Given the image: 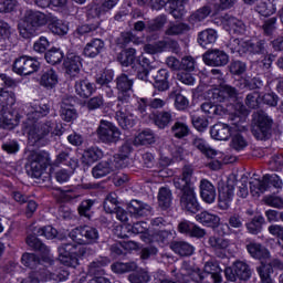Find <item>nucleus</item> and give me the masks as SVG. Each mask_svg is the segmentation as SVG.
<instances>
[{
  "mask_svg": "<svg viewBox=\"0 0 283 283\" xmlns=\"http://www.w3.org/2000/svg\"><path fill=\"white\" fill-rule=\"evenodd\" d=\"M28 140L31 147H45L48 145V136L53 134L56 124L50 119L36 122L31 119L28 123Z\"/></svg>",
  "mask_w": 283,
  "mask_h": 283,
  "instance_id": "nucleus-1",
  "label": "nucleus"
},
{
  "mask_svg": "<svg viewBox=\"0 0 283 283\" xmlns=\"http://www.w3.org/2000/svg\"><path fill=\"white\" fill-rule=\"evenodd\" d=\"M43 25H48V15L40 11L28 10L18 30L22 39H32L39 34V28Z\"/></svg>",
  "mask_w": 283,
  "mask_h": 283,
  "instance_id": "nucleus-2",
  "label": "nucleus"
},
{
  "mask_svg": "<svg viewBox=\"0 0 283 283\" xmlns=\"http://www.w3.org/2000/svg\"><path fill=\"white\" fill-rule=\"evenodd\" d=\"M254 127L252 134L256 140H269L273 136V118L264 111H256L252 115Z\"/></svg>",
  "mask_w": 283,
  "mask_h": 283,
  "instance_id": "nucleus-3",
  "label": "nucleus"
},
{
  "mask_svg": "<svg viewBox=\"0 0 283 283\" xmlns=\"http://www.w3.org/2000/svg\"><path fill=\"white\" fill-rule=\"evenodd\" d=\"M271 187L274 189H282V178L275 174H268L264 175L261 180L254 179L253 181H250V193H252V196H260V193L271 190Z\"/></svg>",
  "mask_w": 283,
  "mask_h": 283,
  "instance_id": "nucleus-4",
  "label": "nucleus"
},
{
  "mask_svg": "<svg viewBox=\"0 0 283 283\" xmlns=\"http://www.w3.org/2000/svg\"><path fill=\"white\" fill-rule=\"evenodd\" d=\"M175 280L178 283H202L205 280V275H202V271L199 268H193L189 262L184 261L181 268L178 272L176 270L172 271Z\"/></svg>",
  "mask_w": 283,
  "mask_h": 283,
  "instance_id": "nucleus-5",
  "label": "nucleus"
},
{
  "mask_svg": "<svg viewBox=\"0 0 283 283\" xmlns=\"http://www.w3.org/2000/svg\"><path fill=\"white\" fill-rule=\"evenodd\" d=\"M98 237V230L90 226H81L70 232V238L76 244H96Z\"/></svg>",
  "mask_w": 283,
  "mask_h": 283,
  "instance_id": "nucleus-6",
  "label": "nucleus"
},
{
  "mask_svg": "<svg viewBox=\"0 0 283 283\" xmlns=\"http://www.w3.org/2000/svg\"><path fill=\"white\" fill-rule=\"evenodd\" d=\"M6 87H17V80L6 74H0V104L8 109V107H12L17 103V94Z\"/></svg>",
  "mask_w": 283,
  "mask_h": 283,
  "instance_id": "nucleus-7",
  "label": "nucleus"
},
{
  "mask_svg": "<svg viewBox=\"0 0 283 283\" xmlns=\"http://www.w3.org/2000/svg\"><path fill=\"white\" fill-rule=\"evenodd\" d=\"M96 134L102 143H106L107 145L118 143L120 140V129H118V127H116L112 122H107L105 119L99 122Z\"/></svg>",
  "mask_w": 283,
  "mask_h": 283,
  "instance_id": "nucleus-8",
  "label": "nucleus"
},
{
  "mask_svg": "<svg viewBox=\"0 0 283 283\" xmlns=\"http://www.w3.org/2000/svg\"><path fill=\"white\" fill-rule=\"evenodd\" d=\"M40 67L41 63L39 60L27 55L15 59L13 63V72L20 76H30V74L39 72Z\"/></svg>",
  "mask_w": 283,
  "mask_h": 283,
  "instance_id": "nucleus-9",
  "label": "nucleus"
},
{
  "mask_svg": "<svg viewBox=\"0 0 283 283\" xmlns=\"http://www.w3.org/2000/svg\"><path fill=\"white\" fill-rule=\"evenodd\" d=\"M179 205L182 211L196 214L200 211V202L196 196V188H188L179 190Z\"/></svg>",
  "mask_w": 283,
  "mask_h": 283,
  "instance_id": "nucleus-10",
  "label": "nucleus"
},
{
  "mask_svg": "<svg viewBox=\"0 0 283 283\" xmlns=\"http://www.w3.org/2000/svg\"><path fill=\"white\" fill-rule=\"evenodd\" d=\"M209 94H211V98L216 103H229V101L233 103L240 96L238 88L229 84H221L219 88L209 91Z\"/></svg>",
  "mask_w": 283,
  "mask_h": 283,
  "instance_id": "nucleus-11",
  "label": "nucleus"
},
{
  "mask_svg": "<svg viewBox=\"0 0 283 283\" xmlns=\"http://www.w3.org/2000/svg\"><path fill=\"white\" fill-rule=\"evenodd\" d=\"M132 87H134V80L129 78L127 74H120L116 78L118 103H122V105L129 103V98H132V95L129 94L132 92Z\"/></svg>",
  "mask_w": 283,
  "mask_h": 283,
  "instance_id": "nucleus-12",
  "label": "nucleus"
},
{
  "mask_svg": "<svg viewBox=\"0 0 283 283\" xmlns=\"http://www.w3.org/2000/svg\"><path fill=\"white\" fill-rule=\"evenodd\" d=\"M203 62L211 67H224L229 63V54L220 49H209L203 54Z\"/></svg>",
  "mask_w": 283,
  "mask_h": 283,
  "instance_id": "nucleus-13",
  "label": "nucleus"
},
{
  "mask_svg": "<svg viewBox=\"0 0 283 283\" xmlns=\"http://www.w3.org/2000/svg\"><path fill=\"white\" fill-rule=\"evenodd\" d=\"M83 59L76 53H69L63 62L64 70L70 78H78L81 76V67Z\"/></svg>",
  "mask_w": 283,
  "mask_h": 283,
  "instance_id": "nucleus-14",
  "label": "nucleus"
},
{
  "mask_svg": "<svg viewBox=\"0 0 283 283\" xmlns=\"http://www.w3.org/2000/svg\"><path fill=\"white\" fill-rule=\"evenodd\" d=\"M193 167L184 166L181 169V175L174 179L175 189H196L193 187Z\"/></svg>",
  "mask_w": 283,
  "mask_h": 283,
  "instance_id": "nucleus-15",
  "label": "nucleus"
},
{
  "mask_svg": "<svg viewBox=\"0 0 283 283\" xmlns=\"http://www.w3.org/2000/svg\"><path fill=\"white\" fill-rule=\"evenodd\" d=\"M234 187L231 185H221L218 188V207L222 211H227L229 207H231V202L233 201V191Z\"/></svg>",
  "mask_w": 283,
  "mask_h": 283,
  "instance_id": "nucleus-16",
  "label": "nucleus"
},
{
  "mask_svg": "<svg viewBox=\"0 0 283 283\" xmlns=\"http://www.w3.org/2000/svg\"><path fill=\"white\" fill-rule=\"evenodd\" d=\"M148 118L158 129H167L174 123V113L171 111L153 112Z\"/></svg>",
  "mask_w": 283,
  "mask_h": 283,
  "instance_id": "nucleus-17",
  "label": "nucleus"
},
{
  "mask_svg": "<svg viewBox=\"0 0 283 283\" xmlns=\"http://www.w3.org/2000/svg\"><path fill=\"white\" fill-rule=\"evenodd\" d=\"M150 74L153 75L151 81H154L153 85L155 90L158 92H167L169 90V71L165 69L156 71L154 69Z\"/></svg>",
  "mask_w": 283,
  "mask_h": 283,
  "instance_id": "nucleus-18",
  "label": "nucleus"
},
{
  "mask_svg": "<svg viewBox=\"0 0 283 283\" xmlns=\"http://www.w3.org/2000/svg\"><path fill=\"white\" fill-rule=\"evenodd\" d=\"M105 50V41L95 38L91 40L83 50V55L87 59H96Z\"/></svg>",
  "mask_w": 283,
  "mask_h": 283,
  "instance_id": "nucleus-19",
  "label": "nucleus"
},
{
  "mask_svg": "<svg viewBox=\"0 0 283 283\" xmlns=\"http://www.w3.org/2000/svg\"><path fill=\"white\" fill-rule=\"evenodd\" d=\"M200 196L203 202H207V205H213L216 202V186L211 184V181L207 179H202L200 181Z\"/></svg>",
  "mask_w": 283,
  "mask_h": 283,
  "instance_id": "nucleus-20",
  "label": "nucleus"
},
{
  "mask_svg": "<svg viewBox=\"0 0 283 283\" xmlns=\"http://www.w3.org/2000/svg\"><path fill=\"white\" fill-rule=\"evenodd\" d=\"M201 112L208 116V118H216V116H224L229 109L221 104L212 102H206L200 106Z\"/></svg>",
  "mask_w": 283,
  "mask_h": 283,
  "instance_id": "nucleus-21",
  "label": "nucleus"
},
{
  "mask_svg": "<svg viewBox=\"0 0 283 283\" xmlns=\"http://www.w3.org/2000/svg\"><path fill=\"white\" fill-rule=\"evenodd\" d=\"M94 92H96V86L90 80L84 78L75 82V94L80 98H90Z\"/></svg>",
  "mask_w": 283,
  "mask_h": 283,
  "instance_id": "nucleus-22",
  "label": "nucleus"
},
{
  "mask_svg": "<svg viewBox=\"0 0 283 283\" xmlns=\"http://www.w3.org/2000/svg\"><path fill=\"white\" fill-rule=\"evenodd\" d=\"M210 136L214 140H229L231 138V127L224 123H217L210 128Z\"/></svg>",
  "mask_w": 283,
  "mask_h": 283,
  "instance_id": "nucleus-23",
  "label": "nucleus"
},
{
  "mask_svg": "<svg viewBox=\"0 0 283 283\" xmlns=\"http://www.w3.org/2000/svg\"><path fill=\"white\" fill-rule=\"evenodd\" d=\"M114 171V163L112 159L102 160L92 168V176L95 178H105Z\"/></svg>",
  "mask_w": 283,
  "mask_h": 283,
  "instance_id": "nucleus-24",
  "label": "nucleus"
},
{
  "mask_svg": "<svg viewBox=\"0 0 283 283\" xmlns=\"http://www.w3.org/2000/svg\"><path fill=\"white\" fill-rule=\"evenodd\" d=\"M224 28L230 34H244L247 32V25L242 20L235 17H229L224 20Z\"/></svg>",
  "mask_w": 283,
  "mask_h": 283,
  "instance_id": "nucleus-25",
  "label": "nucleus"
},
{
  "mask_svg": "<svg viewBox=\"0 0 283 283\" xmlns=\"http://www.w3.org/2000/svg\"><path fill=\"white\" fill-rule=\"evenodd\" d=\"M170 249L174 253L180 255V258H189L190 255H193V252L196 251V248L186 241H172L170 243Z\"/></svg>",
  "mask_w": 283,
  "mask_h": 283,
  "instance_id": "nucleus-26",
  "label": "nucleus"
},
{
  "mask_svg": "<svg viewBox=\"0 0 283 283\" xmlns=\"http://www.w3.org/2000/svg\"><path fill=\"white\" fill-rule=\"evenodd\" d=\"M192 147L201 151L206 158L213 159L216 155L218 154V150L211 148L209 144H207V140L203 138H200L198 136H193L191 140Z\"/></svg>",
  "mask_w": 283,
  "mask_h": 283,
  "instance_id": "nucleus-27",
  "label": "nucleus"
},
{
  "mask_svg": "<svg viewBox=\"0 0 283 283\" xmlns=\"http://www.w3.org/2000/svg\"><path fill=\"white\" fill-rule=\"evenodd\" d=\"M57 84L59 74H56V71H54V69H46L42 72V75L40 77V85H42V87H46V90H54Z\"/></svg>",
  "mask_w": 283,
  "mask_h": 283,
  "instance_id": "nucleus-28",
  "label": "nucleus"
},
{
  "mask_svg": "<svg viewBox=\"0 0 283 283\" xmlns=\"http://www.w3.org/2000/svg\"><path fill=\"white\" fill-rule=\"evenodd\" d=\"M128 209L130 213L136 216L137 218H145L147 216H151V206L147 203H143L138 200H132L128 205Z\"/></svg>",
  "mask_w": 283,
  "mask_h": 283,
  "instance_id": "nucleus-29",
  "label": "nucleus"
},
{
  "mask_svg": "<svg viewBox=\"0 0 283 283\" xmlns=\"http://www.w3.org/2000/svg\"><path fill=\"white\" fill-rule=\"evenodd\" d=\"M197 222H200L203 227H210L216 229L220 226V217L218 214L210 213L209 211H202L196 216Z\"/></svg>",
  "mask_w": 283,
  "mask_h": 283,
  "instance_id": "nucleus-30",
  "label": "nucleus"
},
{
  "mask_svg": "<svg viewBox=\"0 0 283 283\" xmlns=\"http://www.w3.org/2000/svg\"><path fill=\"white\" fill-rule=\"evenodd\" d=\"M233 269H234V273H235L238 280H241L243 282L251 280V275L253 272H252L251 265H249V263H247L244 261H235L233 263Z\"/></svg>",
  "mask_w": 283,
  "mask_h": 283,
  "instance_id": "nucleus-31",
  "label": "nucleus"
},
{
  "mask_svg": "<svg viewBox=\"0 0 283 283\" xmlns=\"http://www.w3.org/2000/svg\"><path fill=\"white\" fill-rule=\"evenodd\" d=\"M55 165H65L69 169H76L78 159L74 158L71 150H62L56 156Z\"/></svg>",
  "mask_w": 283,
  "mask_h": 283,
  "instance_id": "nucleus-32",
  "label": "nucleus"
},
{
  "mask_svg": "<svg viewBox=\"0 0 283 283\" xmlns=\"http://www.w3.org/2000/svg\"><path fill=\"white\" fill-rule=\"evenodd\" d=\"M218 41V32L213 29H207L198 34V43L201 48H209Z\"/></svg>",
  "mask_w": 283,
  "mask_h": 283,
  "instance_id": "nucleus-33",
  "label": "nucleus"
},
{
  "mask_svg": "<svg viewBox=\"0 0 283 283\" xmlns=\"http://www.w3.org/2000/svg\"><path fill=\"white\" fill-rule=\"evenodd\" d=\"M109 264V259L101 258L96 261H93L88 264L87 274L94 277H98V275H105V270L103 266H107Z\"/></svg>",
  "mask_w": 283,
  "mask_h": 283,
  "instance_id": "nucleus-34",
  "label": "nucleus"
},
{
  "mask_svg": "<svg viewBox=\"0 0 283 283\" xmlns=\"http://www.w3.org/2000/svg\"><path fill=\"white\" fill-rule=\"evenodd\" d=\"M29 163H36L38 165L48 168V165H51L52 159L50 158V153L45 150H32L29 154Z\"/></svg>",
  "mask_w": 283,
  "mask_h": 283,
  "instance_id": "nucleus-35",
  "label": "nucleus"
},
{
  "mask_svg": "<svg viewBox=\"0 0 283 283\" xmlns=\"http://www.w3.org/2000/svg\"><path fill=\"white\" fill-rule=\"evenodd\" d=\"M266 54V41L265 40H249L245 41V54Z\"/></svg>",
  "mask_w": 283,
  "mask_h": 283,
  "instance_id": "nucleus-36",
  "label": "nucleus"
},
{
  "mask_svg": "<svg viewBox=\"0 0 283 283\" xmlns=\"http://www.w3.org/2000/svg\"><path fill=\"white\" fill-rule=\"evenodd\" d=\"M115 118L122 129H132V127H134V115L127 113L126 111H117Z\"/></svg>",
  "mask_w": 283,
  "mask_h": 283,
  "instance_id": "nucleus-37",
  "label": "nucleus"
},
{
  "mask_svg": "<svg viewBox=\"0 0 283 283\" xmlns=\"http://www.w3.org/2000/svg\"><path fill=\"white\" fill-rule=\"evenodd\" d=\"M117 61L124 67H129V65H134V63L136 62V49L129 48L125 51H122L117 55Z\"/></svg>",
  "mask_w": 283,
  "mask_h": 283,
  "instance_id": "nucleus-38",
  "label": "nucleus"
},
{
  "mask_svg": "<svg viewBox=\"0 0 283 283\" xmlns=\"http://www.w3.org/2000/svg\"><path fill=\"white\" fill-rule=\"evenodd\" d=\"M50 114V105L40 103L31 107V111L27 114L28 120H36L41 116H48Z\"/></svg>",
  "mask_w": 283,
  "mask_h": 283,
  "instance_id": "nucleus-39",
  "label": "nucleus"
},
{
  "mask_svg": "<svg viewBox=\"0 0 283 283\" xmlns=\"http://www.w3.org/2000/svg\"><path fill=\"white\" fill-rule=\"evenodd\" d=\"M209 247L217 251L218 258H224V253L218 251H224L229 248V240L222 238L210 237L208 240Z\"/></svg>",
  "mask_w": 283,
  "mask_h": 283,
  "instance_id": "nucleus-40",
  "label": "nucleus"
},
{
  "mask_svg": "<svg viewBox=\"0 0 283 283\" xmlns=\"http://www.w3.org/2000/svg\"><path fill=\"white\" fill-rule=\"evenodd\" d=\"M27 244L30 247V249H33V251H39L42 255H48L50 253V248L45 245L39 238L34 235H29L27 238Z\"/></svg>",
  "mask_w": 283,
  "mask_h": 283,
  "instance_id": "nucleus-41",
  "label": "nucleus"
},
{
  "mask_svg": "<svg viewBox=\"0 0 283 283\" xmlns=\"http://www.w3.org/2000/svg\"><path fill=\"white\" fill-rule=\"evenodd\" d=\"M171 200H174L171 190L167 187L160 188L158 192L159 207L164 210L169 209L171 207Z\"/></svg>",
  "mask_w": 283,
  "mask_h": 283,
  "instance_id": "nucleus-42",
  "label": "nucleus"
},
{
  "mask_svg": "<svg viewBox=\"0 0 283 283\" xmlns=\"http://www.w3.org/2000/svg\"><path fill=\"white\" fill-rule=\"evenodd\" d=\"M264 226V217L255 216L248 223H245V228L248 232L252 235H258V233H262V227Z\"/></svg>",
  "mask_w": 283,
  "mask_h": 283,
  "instance_id": "nucleus-43",
  "label": "nucleus"
},
{
  "mask_svg": "<svg viewBox=\"0 0 283 283\" xmlns=\"http://www.w3.org/2000/svg\"><path fill=\"white\" fill-rule=\"evenodd\" d=\"M232 116H234V118H232V120H234L233 125H237L238 127V122L242 120V117L247 116L249 114V111L247 109V106H244V104L239 101L237 98V101L232 102Z\"/></svg>",
  "mask_w": 283,
  "mask_h": 283,
  "instance_id": "nucleus-44",
  "label": "nucleus"
},
{
  "mask_svg": "<svg viewBox=\"0 0 283 283\" xmlns=\"http://www.w3.org/2000/svg\"><path fill=\"white\" fill-rule=\"evenodd\" d=\"M49 30L52 34H57V36H64L70 30L67 24H64L61 20L53 18L49 23Z\"/></svg>",
  "mask_w": 283,
  "mask_h": 283,
  "instance_id": "nucleus-45",
  "label": "nucleus"
},
{
  "mask_svg": "<svg viewBox=\"0 0 283 283\" xmlns=\"http://www.w3.org/2000/svg\"><path fill=\"white\" fill-rule=\"evenodd\" d=\"M105 213H115L118 208V196L115 192L108 193L103 202Z\"/></svg>",
  "mask_w": 283,
  "mask_h": 283,
  "instance_id": "nucleus-46",
  "label": "nucleus"
},
{
  "mask_svg": "<svg viewBox=\"0 0 283 283\" xmlns=\"http://www.w3.org/2000/svg\"><path fill=\"white\" fill-rule=\"evenodd\" d=\"M111 269L113 273L123 274L136 271V269H138V265L136 264V262H115L111 265Z\"/></svg>",
  "mask_w": 283,
  "mask_h": 283,
  "instance_id": "nucleus-47",
  "label": "nucleus"
},
{
  "mask_svg": "<svg viewBox=\"0 0 283 283\" xmlns=\"http://www.w3.org/2000/svg\"><path fill=\"white\" fill-rule=\"evenodd\" d=\"M44 59L50 65H59L63 61L64 54L61 49L52 48L45 53Z\"/></svg>",
  "mask_w": 283,
  "mask_h": 283,
  "instance_id": "nucleus-48",
  "label": "nucleus"
},
{
  "mask_svg": "<svg viewBox=\"0 0 283 283\" xmlns=\"http://www.w3.org/2000/svg\"><path fill=\"white\" fill-rule=\"evenodd\" d=\"M166 24L167 15L161 14L148 21L146 24V30H148V32H159V30H163V28H165Z\"/></svg>",
  "mask_w": 283,
  "mask_h": 283,
  "instance_id": "nucleus-49",
  "label": "nucleus"
},
{
  "mask_svg": "<svg viewBox=\"0 0 283 283\" xmlns=\"http://www.w3.org/2000/svg\"><path fill=\"white\" fill-rule=\"evenodd\" d=\"M101 28V23H92V24H82L77 27V29L74 32V35L77 39H83V36H90L92 32H96Z\"/></svg>",
  "mask_w": 283,
  "mask_h": 283,
  "instance_id": "nucleus-50",
  "label": "nucleus"
},
{
  "mask_svg": "<svg viewBox=\"0 0 283 283\" xmlns=\"http://www.w3.org/2000/svg\"><path fill=\"white\" fill-rule=\"evenodd\" d=\"M229 50L232 54H239L244 56L247 54V41H241L240 39H232L228 44Z\"/></svg>",
  "mask_w": 283,
  "mask_h": 283,
  "instance_id": "nucleus-51",
  "label": "nucleus"
},
{
  "mask_svg": "<svg viewBox=\"0 0 283 283\" xmlns=\"http://www.w3.org/2000/svg\"><path fill=\"white\" fill-rule=\"evenodd\" d=\"M153 240L158 242V244H163L164 247L169 244L171 240H174V232L170 230H159L153 233Z\"/></svg>",
  "mask_w": 283,
  "mask_h": 283,
  "instance_id": "nucleus-52",
  "label": "nucleus"
},
{
  "mask_svg": "<svg viewBox=\"0 0 283 283\" xmlns=\"http://www.w3.org/2000/svg\"><path fill=\"white\" fill-rule=\"evenodd\" d=\"M161 52H172L174 54H180V44L174 39H166L159 41Z\"/></svg>",
  "mask_w": 283,
  "mask_h": 283,
  "instance_id": "nucleus-53",
  "label": "nucleus"
},
{
  "mask_svg": "<svg viewBox=\"0 0 283 283\" xmlns=\"http://www.w3.org/2000/svg\"><path fill=\"white\" fill-rule=\"evenodd\" d=\"M101 158H103V150H101L98 147H91L84 150V163H96L97 160H101Z\"/></svg>",
  "mask_w": 283,
  "mask_h": 283,
  "instance_id": "nucleus-54",
  "label": "nucleus"
},
{
  "mask_svg": "<svg viewBox=\"0 0 283 283\" xmlns=\"http://www.w3.org/2000/svg\"><path fill=\"white\" fill-rule=\"evenodd\" d=\"M94 205H96V200H92V199L83 200L77 208L80 216H82L83 218H86L87 220H91L92 213L90 211H92V208L94 207Z\"/></svg>",
  "mask_w": 283,
  "mask_h": 283,
  "instance_id": "nucleus-55",
  "label": "nucleus"
},
{
  "mask_svg": "<svg viewBox=\"0 0 283 283\" xmlns=\"http://www.w3.org/2000/svg\"><path fill=\"white\" fill-rule=\"evenodd\" d=\"M211 12H212L211 6L206 4L190 15V21H192V23L205 21V19H207V17L211 14Z\"/></svg>",
  "mask_w": 283,
  "mask_h": 283,
  "instance_id": "nucleus-56",
  "label": "nucleus"
},
{
  "mask_svg": "<svg viewBox=\"0 0 283 283\" xmlns=\"http://www.w3.org/2000/svg\"><path fill=\"white\" fill-rule=\"evenodd\" d=\"M247 251L252 258H255V260H262V258H264V253L265 255H269V252H266L260 243H249L247 245Z\"/></svg>",
  "mask_w": 283,
  "mask_h": 283,
  "instance_id": "nucleus-57",
  "label": "nucleus"
},
{
  "mask_svg": "<svg viewBox=\"0 0 283 283\" xmlns=\"http://www.w3.org/2000/svg\"><path fill=\"white\" fill-rule=\"evenodd\" d=\"M21 261L23 266H27L29 269H36V266L41 264V258H39L34 253H28V252L23 253Z\"/></svg>",
  "mask_w": 283,
  "mask_h": 283,
  "instance_id": "nucleus-58",
  "label": "nucleus"
},
{
  "mask_svg": "<svg viewBox=\"0 0 283 283\" xmlns=\"http://www.w3.org/2000/svg\"><path fill=\"white\" fill-rule=\"evenodd\" d=\"M171 133L175 138H185L189 134V126L182 122H176L171 126Z\"/></svg>",
  "mask_w": 283,
  "mask_h": 283,
  "instance_id": "nucleus-59",
  "label": "nucleus"
},
{
  "mask_svg": "<svg viewBox=\"0 0 283 283\" xmlns=\"http://www.w3.org/2000/svg\"><path fill=\"white\" fill-rule=\"evenodd\" d=\"M170 14L174 19H182V17H185V6L182 4V0L170 1Z\"/></svg>",
  "mask_w": 283,
  "mask_h": 283,
  "instance_id": "nucleus-60",
  "label": "nucleus"
},
{
  "mask_svg": "<svg viewBox=\"0 0 283 283\" xmlns=\"http://www.w3.org/2000/svg\"><path fill=\"white\" fill-rule=\"evenodd\" d=\"M262 103V96L260 92H252L245 96V105L250 109H258Z\"/></svg>",
  "mask_w": 283,
  "mask_h": 283,
  "instance_id": "nucleus-61",
  "label": "nucleus"
},
{
  "mask_svg": "<svg viewBox=\"0 0 283 283\" xmlns=\"http://www.w3.org/2000/svg\"><path fill=\"white\" fill-rule=\"evenodd\" d=\"M136 143H139V145H151L156 143V137L154 136V132H151V129L143 130L136 137Z\"/></svg>",
  "mask_w": 283,
  "mask_h": 283,
  "instance_id": "nucleus-62",
  "label": "nucleus"
},
{
  "mask_svg": "<svg viewBox=\"0 0 283 283\" xmlns=\"http://www.w3.org/2000/svg\"><path fill=\"white\" fill-rule=\"evenodd\" d=\"M30 166L27 169L28 176L30 178H41L43 176V171H45V166H41V164L34 163V161H29Z\"/></svg>",
  "mask_w": 283,
  "mask_h": 283,
  "instance_id": "nucleus-63",
  "label": "nucleus"
},
{
  "mask_svg": "<svg viewBox=\"0 0 283 283\" xmlns=\"http://www.w3.org/2000/svg\"><path fill=\"white\" fill-rule=\"evenodd\" d=\"M149 280H150L149 273H147V271H144V270L134 272L128 275V281L130 283H147L149 282Z\"/></svg>",
  "mask_w": 283,
  "mask_h": 283,
  "instance_id": "nucleus-64",
  "label": "nucleus"
}]
</instances>
